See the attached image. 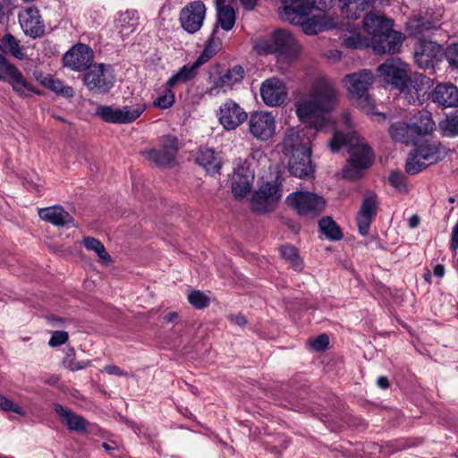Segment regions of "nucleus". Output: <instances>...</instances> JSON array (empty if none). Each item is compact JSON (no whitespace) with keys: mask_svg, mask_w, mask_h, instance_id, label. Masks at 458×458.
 <instances>
[{"mask_svg":"<svg viewBox=\"0 0 458 458\" xmlns=\"http://www.w3.org/2000/svg\"><path fill=\"white\" fill-rule=\"evenodd\" d=\"M336 98L333 84L326 78H318L314 81L309 95L296 103V114L301 122L318 131L327 129L334 131L333 138L328 142L330 149L334 153L343 148L347 149L350 167L344 169V176L357 179L360 175V170L372 165L373 153L355 131L343 133L335 131L330 112L335 106Z\"/></svg>","mask_w":458,"mask_h":458,"instance_id":"f257e3e1","label":"nucleus"},{"mask_svg":"<svg viewBox=\"0 0 458 458\" xmlns=\"http://www.w3.org/2000/svg\"><path fill=\"white\" fill-rule=\"evenodd\" d=\"M379 77L410 105L421 106L426 100L432 80L423 73L409 72L408 65L399 58H390L377 68Z\"/></svg>","mask_w":458,"mask_h":458,"instance_id":"f03ea898","label":"nucleus"},{"mask_svg":"<svg viewBox=\"0 0 458 458\" xmlns=\"http://www.w3.org/2000/svg\"><path fill=\"white\" fill-rule=\"evenodd\" d=\"M253 49L259 55L275 54L280 60L291 62L297 58L300 46L293 35L285 30H276L270 38H257Z\"/></svg>","mask_w":458,"mask_h":458,"instance_id":"7ed1b4c3","label":"nucleus"},{"mask_svg":"<svg viewBox=\"0 0 458 458\" xmlns=\"http://www.w3.org/2000/svg\"><path fill=\"white\" fill-rule=\"evenodd\" d=\"M299 136L295 133L286 135L284 140V153L290 156L288 170L295 177L303 178L313 174L310 147L298 142Z\"/></svg>","mask_w":458,"mask_h":458,"instance_id":"20e7f679","label":"nucleus"},{"mask_svg":"<svg viewBox=\"0 0 458 458\" xmlns=\"http://www.w3.org/2000/svg\"><path fill=\"white\" fill-rule=\"evenodd\" d=\"M348 93L364 112L374 114V105L368 94L374 82L373 72L368 69L347 74L344 79Z\"/></svg>","mask_w":458,"mask_h":458,"instance_id":"39448f33","label":"nucleus"},{"mask_svg":"<svg viewBox=\"0 0 458 458\" xmlns=\"http://www.w3.org/2000/svg\"><path fill=\"white\" fill-rule=\"evenodd\" d=\"M285 201L299 216L309 218L318 216L326 207L325 199L310 191L292 192L286 197Z\"/></svg>","mask_w":458,"mask_h":458,"instance_id":"423d86ee","label":"nucleus"},{"mask_svg":"<svg viewBox=\"0 0 458 458\" xmlns=\"http://www.w3.org/2000/svg\"><path fill=\"white\" fill-rule=\"evenodd\" d=\"M146 108L147 106L142 101L123 107L99 105L96 108V114L106 123L127 124L136 121L144 113Z\"/></svg>","mask_w":458,"mask_h":458,"instance_id":"0eeeda50","label":"nucleus"},{"mask_svg":"<svg viewBox=\"0 0 458 458\" xmlns=\"http://www.w3.org/2000/svg\"><path fill=\"white\" fill-rule=\"evenodd\" d=\"M115 81L114 70L111 65L98 64L92 65L83 75V83L94 93H107Z\"/></svg>","mask_w":458,"mask_h":458,"instance_id":"6e6552de","label":"nucleus"},{"mask_svg":"<svg viewBox=\"0 0 458 458\" xmlns=\"http://www.w3.org/2000/svg\"><path fill=\"white\" fill-rule=\"evenodd\" d=\"M179 149L178 139L171 134L159 140L158 147L143 152L146 157L157 166H171Z\"/></svg>","mask_w":458,"mask_h":458,"instance_id":"1a4fd4ad","label":"nucleus"},{"mask_svg":"<svg viewBox=\"0 0 458 458\" xmlns=\"http://www.w3.org/2000/svg\"><path fill=\"white\" fill-rule=\"evenodd\" d=\"M281 198L280 185L276 182L262 184L251 197L254 212L263 214L272 211Z\"/></svg>","mask_w":458,"mask_h":458,"instance_id":"9d476101","label":"nucleus"},{"mask_svg":"<svg viewBox=\"0 0 458 458\" xmlns=\"http://www.w3.org/2000/svg\"><path fill=\"white\" fill-rule=\"evenodd\" d=\"M0 81L9 82L13 90L21 96L27 97L33 91L21 72L10 64L2 53H0Z\"/></svg>","mask_w":458,"mask_h":458,"instance_id":"9b49d317","label":"nucleus"},{"mask_svg":"<svg viewBox=\"0 0 458 458\" xmlns=\"http://www.w3.org/2000/svg\"><path fill=\"white\" fill-rule=\"evenodd\" d=\"M205 17V4L201 1H193L181 10L179 20L185 31L194 34L201 29Z\"/></svg>","mask_w":458,"mask_h":458,"instance_id":"f8f14e48","label":"nucleus"},{"mask_svg":"<svg viewBox=\"0 0 458 458\" xmlns=\"http://www.w3.org/2000/svg\"><path fill=\"white\" fill-rule=\"evenodd\" d=\"M248 123L251 135L259 140H267L276 131V120L269 112L252 113Z\"/></svg>","mask_w":458,"mask_h":458,"instance_id":"ddd939ff","label":"nucleus"},{"mask_svg":"<svg viewBox=\"0 0 458 458\" xmlns=\"http://www.w3.org/2000/svg\"><path fill=\"white\" fill-rule=\"evenodd\" d=\"M281 3L280 16L292 24H299L314 9L315 4L310 0H281Z\"/></svg>","mask_w":458,"mask_h":458,"instance_id":"4468645a","label":"nucleus"},{"mask_svg":"<svg viewBox=\"0 0 458 458\" xmlns=\"http://www.w3.org/2000/svg\"><path fill=\"white\" fill-rule=\"evenodd\" d=\"M18 18L25 35L31 38H40L44 35L45 23L37 7L24 8L19 13Z\"/></svg>","mask_w":458,"mask_h":458,"instance_id":"2eb2a0df","label":"nucleus"},{"mask_svg":"<svg viewBox=\"0 0 458 458\" xmlns=\"http://www.w3.org/2000/svg\"><path fill=\"white\" fill-rule=\"evenodd\" d=\"M64 64L72 71L89 70L93 61V51L85 44H77L64 55Z\"/></svg>","mask_w":458,"mask_h":458,"instance_id":"dca6fc26","label":"nucleus"},{"mask_svg":"<svg viewBox=\"0 0 458 458\" xmlns=\"http://www.w3.org/2000/svg\"><path fill=\"white\" fill-rule=\"evenodd\" d=\"M260 97L268 106H281L287 97L284 81L276 77L265 80L260 86Z\"/></svg>","mask_w":458,"mask_h":458,"instance_id":"f3484780","label":"nucleus"},{"mask_svg":"<svg viewBox=\"0 0 458 458\" xmlns=\"http://www.w3.org/2000/svg\"><path fill=\"white\" fill-rule=\"evenodd\" d=\"M377 208L378 202L376 194L373 192L366 193L356 216L359 233L362 236L369 234L372 220L377 213Z\"/></svg>","mask_w":458,"mask_h":458,"instance_id":"a211bd4d","label":"nucleus"},{"mask_svg":"<svg viewBox=\"0 0 458 458\" xmlns=\"http://www.w3.org/2000/svg\"><path fill=\"white\" fill-rule=\"evenodd\" d=\"M244 73L245 72L241 65H235L228 69L214 80L213 85L208 89L207 93L210 97H216L221 93L227 92L242 82Z\"/></svg>","mask_w":458,"mask_h":458,"instance_id":"6ab92c4d","label":"nucleus"},{"mask_svg":"<svg viewBox=\"0 0 458 458\" xmlns=\"http://www.w3.org/2000/svg\"><path fill=\"white\" fill-rule=\"evenodd\" d=\"M442 47L433 41L421 42L415 50L414 60L421 69H431L441 60Z\"/></svg>","mask_w":458,"mask_h":458,"instance_id":"aec40b11","label":"nucleus"},{"mask_svg":"<svg viewBox=\"0 0 458 458\" xmlns=\"http://www.w3.org/2000/svg\"><path fill=\"white\" fill-rule=\"evenodd\" d=\"M403 34L393 30L392 28L371 38L372 48L377 54L397 53L403 46Z\"/></svg>","mask_w":458,"mask_h":458,"instance_id":"412c9836","label":"nucleus"},{"mask_svg":"<svg viewBox=\"0 0 458 458\" xmlns=\"http://www.w3.org/2000/svg\"><path fill=\"white\" fill-rule=\"evenodd\" d=\"M218 119L225 130H234L247 119V113L234 101L229 99L219 108Z\"/></svg>","mask_w":458,"mask_h":458,"instance_id":"4be33fe9","label":"nucleus"},{"mask_svg":"<svg viewBox=\"0 0 458 458\" xmlns=\"http://www.w3.org/2000/svg\"><path fill=\"white\" fill-rule=\"evenodd\" d=\"M254 172L246 162L234 168L232 179V191L236 198H244L251 190Z\"/></svg>","mask_w":458,"mask_h":458,"instance_id":"5701e85b","label":"nucleus"},{"mask_svg":"<svg viewBox=\"0 0 458 458\" xmlns=\"http://www.w3.org/2000/svg\"><path fill=\"white\" fill-rule=\"evenodd\" d=\"M434 104L442 108L458 106V88L451 82H439L429 94Z\"/></svg>","mask_w":458,"mask_h":458,"instance_id":"b1692460","label":"nucleus"},{"mask_svg":"<svg viewBox=\"0 0 458 458\" xmlns=\"http://www.w3.org/2000/svg\"><path fill=\"white\" fill-rule=\"evenodd\" d=\"M41 219L56 226H64L73 224V217L60 205L43 208L38 210Z\"/></svg>","mask_w":458,"mask_h":458,"instance_id":"393cba45","label":"nucleus"},{"mask_svg":"<svg viewBox=\"0 0 458 458\" xmlns=\"http://www.w3.org/2000/svg\"><path fill=\"white\" fill-rule=\"evenodd\" d=\"M54 411L70 431L83 432L86 430L88 423L82 416L75 414L59 403L54 404Z\"/></svg>","mask_w":458,"mask_h":458,"instance_id":"a878e982","label":"nucleus"},{"mask_svg":"<svg viewBox=\"0 0 458 458\" xmlns=\"http://www.w3.org/2000/svg\"><path fill=\"white\" fill-rule=\"evenodd\" d=\"M299 24L301 25L303 32L307 35H316L335 26L334 20L326 14L314 15L310 18L305 17Z\"/></svg>","mask_w":458,"mask_h":458,"instance_id":"bb28decb","label":"nucleus"},{"mask_svg":"<svg viewBox=\"0 0 458 458\" xmlns=\"http://www.w3.org/2000/svg\"><path fill=\"white\" fill-rule=\"evenodd\" d=\"M362 23L366 32L370 34L372 38L379 33L389 30L393 27V21L391 19L374 13L366 14Z\"/></svg>","mask_w":458,"mask_h":458,"instance_id":"cd10ccee","label":"nucleus"},{"mask_svg":"<svg viewBox=\"0 0 458 458\" xmlns=\"http://www.w3.org/2000/svg\"><path fill=\"white\" fill-rule=\"evenodd\" d=\"M196 159L198 164L209 174H216L222 167L220 153L216 152L213 148H200Z\"/></svg>","mask_w":458,"mask_h":458,"instance_id":"c85d7f7f","label":"nucleus"},{"mask_svg":"<svg viewBox=\"0 0 458 458\" xmlns=\"http://www.w3.org/2000/svg\"><path fill=\"white\" fill-rule=\"evenodd\" d=\"M115 26L123 39L135 32L139 27V14L136 10H127L120 13L115 21Z\"/></svg>","mask_w":458,"mask_h":458,"instance_id":"c756f323","label":"nucleus"},{"mask_svg":"<svg viewBox=\"0 0 458 458\" xmlns=\"http://www.w3.org/2000/svg\"><path fill=\"white\" fill-rule=\"evenodd\" d=\"M411 125L417 140L420 136L431 133L436 128L432 114L427 110H422L416 114Z\"/></svg>","mask_w":458,"mask_h":458,"instance_id":"7c9ffc66","label":"nucleus"},{"mask_svg":"<svg viewBox=\"0 0 458 458\" xmlns=\"http://www.w3.org/2000/svg\"><path fill=\"white\" fill-rule=\"evenodd\" d=\"M225 0H215L216 8V22L217 25L225 31L231 30L236 21V13L234 9L225 4Z\"/></svg>","mask_w":458,"mask_h":458,"instance_id":"2f4dec72","label":"nucleus"},{"mask_svg":"<svg viewBox=\"0 0 458 458\" xmlns=\"http://www.w3.org/2000/svg\"><path fill=\"white\" fill-rule=\"evenodd\" d=\"M416 148L412 151L419 158H420L428 165L436 164L441 160L440 144L437 142L425 141L420 145H415Z\"/></svg>","mask_w":458,"mask_h":458,"instance_id":"473e14b6","label":"nucleus"},{"mask_svg":"<svg viewBox=\"0 0 458 458\" xmlns=\"http://www.w3.org/2000/svg\"><path fill=\"white\" fill-rule=\"evenodd\" d=\"M199 67L194 62L185 64L174 73L166 81V86L174 89L193 81L199 73Z\"/></svg>","mask_w":458,"mask_h":458,"instance_id":"72a5a7b5","label":"nucleus"},{"mask_svg":"<svg viewBox=\"0 0 458 458\" xmlns=\"http://www.w3.org/2000/svg\"><path fill=\"white\" fill-rule=\"evenodd\" d=\"M342 13L347 18L357 20L372 4V0H340Z\"/></svg>","mask_w":458,"mask_h":458,"instance_id":"f704fd0d","label":"nucleus"},{"mask_svg":"<svg viewBox=\"0 0 458 458\" xmlns=\"http://www.w3.org/2000/svg\"><path fill=\"white\" fill-rule=\"evenodd\" d=\"M413 131L411 123L406 122H396L389 128V134L394 140L417 145V140Z\"/></svg>","mask_w":458,"mask_h":458,"instance_id":"c9c22d12","label":"nucleus"},{"mask_svg":"<svg viewBox=\"0 0 458 458\" xmlns=\"http://www.w3.org/2000/svg\"><path fill=\"white\" fill-rule=\"evenodd\" d=\"M0 53L8 54L18 60L26 57L24 47L21 41L10 33H5L0 39Z\"/></svg>","mask_w":458,"mask_h":458,"instance_id":"e433bc0d","label":"nucleus"},{"mask_svg":"<svg viewBox=\"0 0 458 458\" xmlns=\"http://www.w3.org/2000/svg\"><path fill=\"white\" fill-rule=\"evenodd\" d=\"M38 81L46 88L66 98H72L74 90L71 86H65L64 82L50 74H40L37 77Z\"/></svg>","mask_w":458,"mask_h":458,"instance_id":"4c0bfd02","label":"nucleus"},{"mask_svg":"<svg viewBox=\"0 0 458 458\" xmlns=\"http://www.w3.org/2000/svg\"><path fill=\"white\" fill-rule=\"evenodd\" d=\"M216 32V29L213 30L212 35L208 40L203 51L194 61V63L197 64L199 67L208 63L217 53L221 47V40L215 38Z\"/></svg>","mask_w":458,"mask_h":458,"instance_id":"58836bf2","label":"nucleus"},{"mask_svg":"<svg viewBox=\"0 0 458 458\" xmlns=\"http://www.w3.org/2000/svg\"><path fill=\"white\" fill-rule=\"evenodd\" d=\"M441 17V13L437 15L432 21H429L422 16H416L413 19H411L408 25L413 30V34L418 36L423 31H427L436 28V22L439 21Z\"/></svg>","mask_w":458,"mask_h":458,"instance_id":"ea45409f","label":"nucleus"},{"mask_svg":"<svg viewBox=\"0 0 458 458\" xmlns=\"http://www.w3.org/2000/svg\"><path fill=\"white\" fill-rule=\"evenodd\" d=\"M318 225L320 231L326 235L327 239L332 241H339L343 238V233L340 227L331 217H323L319 221Z\"/></svg>","mask_w":458,"mask_h":458,"instance_id":"a19ab883","label":"nucleus"},{"mask_svg":"<svg viewBox=\"0 0 458 458\" xmlns=\"http://www.w3.org/2000/svg\"><path fill=\"white\" fill-rule=\"evenodd\" d=\"M83 246L89 250L97 253L103 262H109L111 259L110 255L106 252L104 244L96 238L85 237L82 240Z\"/></svg>","mask_w":458,"mask_h":458,"instance_id":"79ce46f5","label":"nucleus"},{"mask_svg":"<svg viewBox=\"0 0 458 458\" xmlns=\"http://www.w3.org/2000/svg\"><path fill=\"white\" fill-rule=\"evenodd\" d=\"M282 258L290 262L294 270H301L302 262L299 258L296 248L292 245H284L280 248Z\"/></svg>","mask_w":458,"mask_h":458,"instance_id":"37998d69","label":"nucleus"},{"mask_svg":"<svg viewBox=\"0 0 458 458\" xmlns=\"http://www.w3.org/2000/svg\"><path fill=\"white\" fill-rule=\"evenodd\" d=\"M175 100L173 89L165 85V89L153 102V106L159 109H166L173 106Z\"/></svg>","mask_w":458,"mask_h":458,"instance_id":"c03bdc74","label":"nucleus"},{"mask_svg":"<svg viewBox=\"0 0 458 458\" xmlns=\"http://www.w3.org/2000/svg\"><path fill=\"white\" fill-rule=\"evenodd\" d=\"M441 127L445 135L454 137L458 135V109L452 112L442 123Z\"/></svg>","mask_w":458,"mask_h":458,"instance_id":"a18cd8bd","label":"nucleus"},{"mask_svg":"<svg viewBox=\"0 0 458 458\" xmlns=\"http://www.w3.org/2000/svg\"><path fill=\"white\" fill-rule=\"evenodd\" d=\"M427 166L428 165L424 161L411 152L405 164V171L407 174L414 175L424 170Z\"/></svg>","mask_w":458,"mask_h":458,"instance_id":"49530a36","label":"nucleus"},{"mask_svg":"<svg viewBox=\"0 0 458 458\" xmlns=\"http://www.w3.org/2000/svg\"><path fill=\"white\" fill-rule=\"evenodd\" d=\"M188 301L196 309L201 310L208 306L209 298L199 290H193L188 295Z\"/></svg>","mask_w":458,"mask_h":458,"instance_id":"de8ad7c7","label":"nucleus"},{"mask_svg":"<svg viewBox=\"0 0 458 458\" xmlns=\"http://www.w3.org/2000/svg\"><path fill=\"white\" fill-rule=\"evenodd\" d=\"M0 409L4 411H13L16 414H19L21 416H25L26 411L24 409L12 401L11 399L7 398L4 395L0 394Z\"/></svg>","mask_w":458,"mask_h":458,"instance_id":"09e8293b","label":"nucleus"},{"mask_svg":"<svg viewBox=\"0 0 458 458\" xmlns=\"http://www.w3.org/2000/svg\"><path fill=\"white\" fill-rule=\"evenodd\" d=\"M344 45L348 48L361 49L369 46L368 39L360 34H352L344 39Z\"/></svg>","mask_w":458,"mask_h":458,"instance_id":"8fccbe9b","label":"nucleus"},{"mask_svg":"<svg viewBox=\"0 0 458 458\" xmlns=\"http://www.w3.org/2000/svg\"><path fill=\"white\" fill-rule=\"evenodd\" d=\"M69 339V335L65 331H54L49 339L48 344L51 347H58L64 344Z\"/></svg>","mask_w":458,"mask_h":458,"instance_id":"3c124183","label":"nucleus"},{"mask_svg":"<svg viewBox=\"0 0 458 458\" xmlns=\"http://www.w3.org/2000/svg\"><path fill=\"white\" fill-rule=\"evenodd\" d=\"M445 56L450 66L458 68V44L449 46L445 51Z\"/></svg>","mask_w":458,"mask_h":458,"instance_id":"603ef678","label":"nucleus"},{"mask_svg":"<svg viewBox=\"0 0 458 458\" xmlns=\"http://www.w3.org/2000/svg\"><path fill=\"white\" fill-rule=\"evenodd\" d=\"M329 344V338L327 335L322 334L310 341V346L315 351H323Z\"/></svg>","mask_w":458,"mask_h":458,"instance_id":"864d4df0","label":"nucleus"},{"mask_svg":"<svg viewBox=\"0 0 458 458\" xmlns=\"http://www.w3.org/2000/svg\"><path fill=\"white\" fill-rule=\"evenodd\" d=\"M388 180L391 185L398 190H402L405 186L404 176L401 172H392L389 175Z\"/></svg>","mask_w":458,"mask_h":458,"instance_id":"5fc2aeb1","label":"nucleus"},{"mask_svg":"<svg viewBox=\"0 0 458 458\" xmlns=\"http://www.w3.org/2000/svg\"><path fill=\"white\" fill-rule=\"evenodd\" d=\"M89 364V361L84 360H76L75 358L73 360H68L64 366L69 369L71 371H77L85 369Z\"/></svg>","mask_w":458,"mask_h":458,"instance_id":"6e6d98bb","label":"nucleus"},{"mask_svg":"<svg viewBox=\"0 0 458 458\" xmlns=\"http://www.w3.org/2000/svg\"><path fill=\"white\" fill-rule=\"evenodd\" d=\"M450 249L454 251L458 249V219L452 230Z\"/></svg>","mask_w":458,"mask_h":458,"instance_id":"4d7b16f0","label":"nucleus"},{"mask_svg":"<svg viewBox=\"0 0 458 458\" xmlns=\"http://www.w3.org/2000/svg\"><path fill=\"white\" fill-rule=\"evenodd\" d=\"M228 319L232 324L243 327L247 324V319L243 315L233 314L228 316Z\"/></svg>","mask_w":458,"mask_h":458,"instance_id":"13d9d810","label":"nucleus"},{"mask_svg":"<svg viewBox=\"0 0 458 458\" xmlns=\"http://www.w3.org/2000/svg\"><path fill=\"white\" fill-rule=\"evenodd\" d=\"M104 371H106L109 375L114 376H126L127 373H124L118 366L116 365H107L104 368Z\"/></svg>","mask_w":458,"mask_h":458,"instance_id":"bf43d9fd","label":"nucleus"},{"mask_svg":"<svg viewBox=\"0 0 458 458\" xmlns=\"http://www.w3.org/2000/svg\"><path fill=\"white\" fill-rule=\"evenodd\" d=\"M11 2L10 0L0 1V19L4 18L10 10Z\"/></svg>","mask_w":458,"mask_h":458,"instance_id":"052dcab7","label":"nucleus"},{"mask_svg":"<svg viewBox=\"0 0 458 458\" xmlns=\"http://www.w3.org/2000/svg\"><path fill=\"white\" fill-rule=\"evenodd\" d=\"M433 273H434L435 276H437L438 278H442L445 273V266L442 264L436 265L434 267Z\"/></svg>","mask_w":458,"mask_h":458,"instance_id":"680f3d73","label":"nucleus"},{"mask_svg":"<svg viewBox=\"0 0 458 458\" xmlns=\"http://www.w3.org/2000/svg\"><path fill=\"white\" fill-rule=\"evenodd\" d=\"M178 318V313L175 311L168 312L164 316V320L166 323H173Z\"/></svg>","mask_w":458,"mask_h":458,"instance_id":"e2e57ef3","label":"nucleus"},{"mask_svg":"<svg viewBox=\"0 0 458 458\" xmlns=\"http://www.w3.org/2000/svg\"><path fill=\"white\" fill-rule=\"evenodd\" d=\"M243 7L248 10L251 11L254 9L257 0H240Z\"/></svg>","mask_w":458,"mask_h":458,"instance_id":"0e129e2a","label":"nucleus"},{"mask_svg":"<svg viewBox=\"0 0 458 458\" xmlns=\"http://www.w3.org/2000/svg\"><path fill=\"white\" fill-rule=\"evenodd\" d=\"M377 384L378 387H380L382 389H386L389 387V381H388V378L386 377H379L377 378Z\"/></svg>","mask_w":458,"mask_h":458,"instance_id":"69168bd1","label":"nucleus"},{"mask_svg":"<svg viewBox=\"0 0 458 458\" xmlns=\"http://www.w3.org/2000/svg\"><path fill=\"white\" fill-rule=\"evenodd\" d=\"M420 224V217L417 215H413L409 218V226L411 228H415Z\"/></svg>","mask_w":458,"mask_h":458,"instance_id":"338daca9","label":"nucleus"},{"mask_svg":"<svg viewBox=\"0 0 458 458\" xmlns=\"http://www.w3.org/2000/svg\"><path fill=\"white\" fill-rule=\"evenodd\" d=\"M75 358V351L73 348H68L66 351L65 357L64 359V364L67 362L68 360H73Z\"/></svg>","mask_w":458,"mask_h":458,"instance_id":"774afa93","label":"nucleus"}]
</instances>
